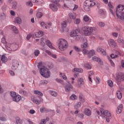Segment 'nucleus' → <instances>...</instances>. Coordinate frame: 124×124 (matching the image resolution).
<instances>
[{
    "mask_svg": "<svg viewBox=\"0 0 124 124\" xmlns=\"http://www.w3.org/2000/svg\"><path fill=\"white\" fill-rule=\"evenodd\" d=\"M37 67L40 69V73L43 77L45 78H49L50 77V71L46 67L42 66V63H39Z\"/></svg>",
    "mask_w": 124,
    "mask_h": 124,
    "instance_id": "obj_1",
    "label": "nucleus"
},
{
    "mask_svg": "<svg viewBox=\"0 0 124 124\" xmlns=\"http://www.w3.org/2000/svg\"><path fill=\"white\" fill-rule=\"evenodd\" d=\"M58 48L60 51H65L68 47L67 41L63 38H60L57 41Z\"/></svg>",
    "mask_w": 124,
    "mask_h": 124,
    "instance_id": "obj_2",
    "label": "nucleus"
},
{
    "mask_svg": "<svg viewBox=\"0 0 124 124\" xmlns=\"http://www.w3.org/2000/svg\"><path fill=\"white\" fill-rule=\"evenodd\" d=\"M115 12L117 18L124 21V5H118L116 8Z\"/></svg>",
    "mask_w": 124,
    "mask_h": 124,
    "instance_id": "obj_3",
    "label": "nucleus"
},
{
    "mask_svg": "<svg viewBox=\"0 0 124 124\" xmlns=\"http://www.w3.org/2000/svg\"><path fill=\"white\" fill-rule=\"evenodd\" d=\"M94 28L85 26L82 28V33L85 36H90L93 34Z\"/></svg>",
    "mask_w": 124,
    "mask_h": 124,
    "instance_id": "obj_4",
    "label": "nucleus"
},
{
    "mask_svg": "<svg viewBox=\"0 0 124 124\" xmlns=\"http://www.w3.org/2000/svg\"><path fill=\"white\" fill-rule=\"evenodd\" d=\"M95 5V2L93 0H86L84 3V9L85 11L89 12L91 10V7Z\"/></svg>",
    "mask_w": 124,
    "mask_h": 124,
    "instance_id": "obj_5",
    "label": "nucleus"
},
{
    "mask_svg": "<svg viewBox=\"0 0 124 124\" xmlns=\"http://www.w3.org/2000/svg\"><path fill=\"white\" fill-rule=\"evenodd\" d=\"M19 46L17 44H8L5 45V51H8L9 53L10 52H15L18 49Z\"/></svg>",
    "mask_w": 124,
    "mask_h": 124,
    "instance_id": "obj_6",
    "label": "nucleus"
},
{
    "mask_svg": "<svg viewBox=\"0 0 124 124\" xmlns=\"http://www.w3.org/2000/svg\"><path fill=\"white\" fill-rule=\"evenodd\" d=\"M85 84V80L84 78H80L78 79L77 86L79 89L82 88V86H84Z\"/></svg>",
    "mask_w": 124,
    "mask_h": 124,
    "instance_id": "obj_7",
    "label": "nucleus"
},
{
    "mask_svg": "<svg viewBox=\"0 0 124 124\" xmlns=\"http://www.w3.org/2000/svg\"><path fill=\"white\" fill-rule=\"evenodd\" d=\"M40 25L41 26V27H42V28H43V29H50V28L51 27V26H52V23H51L50 22H48V23H46L44 22H41L40 23Z\"/></svg>",
    "mask_w": 124,
    "mask_h": 124,
    "instance_id": "obj_8",
    "label": "nucleus"
},
{
    "mask_svg": "<svg viewBox=\"0 0 124 124\" xmlns=\"http://www.w3.org/2000/svg\"><path fill=\"white\" fill-rule=\"evenodd\" d=\"M100 112L102 116L103 117H107L108 118L111 117V113H110V112L107 110H104V109H102L100 110Z\"/></svg>",
    "mask_w": 124,
    "mask_h": 124,
    "instance_id": "obj_9",
    "label": "nucleus"
},
{
    "mask_svg": "<svg viewBox=\"0 0 124 124\" xmlns=\"http://www.w3.org/2000/svg\"><path fill=\"white\" fill-rule=\"evenodd\" d=\"M108 44L110 47H112V48H117V47H118L117 43L112 39H110L108 40Z\"/></svg>",
    "mask_w": 124,
    "mask_h": 124,
    "instance_id": "obj_10",
    "label": "nucleus"
},
{
    "mask_svg": "<svg viewBox=\"0 0 124 124\" xmlns=\"http://www.w3.org/2000/svg\"><path fill=\"white\" fill-rule=\"evenodd\" d=\"M98 14L102 19H104L106 18V16H107V14L106 13V11L103 10L102 9H100L98 11Z\"/></svg>",
    "mask_w": 124,
    "mask_h": 124,
    "instance_id": "obj_11",
    "label": "nucleus"
},
{
    "mask_svg": "<svg viewBox=\"0 0 124 124\" xmlns=\"http://www.w3.org/2000/svg\"><path fill=\"white\" fill-rule=\"evenodd\" d=\"M32 101L34 103H35V104H37L38 105H39L42 101H43V99L40 97H38L36 98H34L32 100Z\"/></svg>",
    "mask_w": 124,
    "mask_h": 124,
    "instance_id": "obj_12",
    "label": "nucleus"
},
{
    "mask_svg": "<svg viewBox=\"0 0 124 124\" xmlns=\"http://www.w3.org/2000/svg\"><path fill=\"white\" fill-rule=\"evenodd\" d=\"M78 34H79V30L78 29H76L70 32V36L71 37H76V36H78Z\"/></svg>",
    "mask_w": 124,
    "mask_h": 124,
    "instance_id": "obj_13",
    "label": "nucleus"
},
{
    "mask_svg": "<svg viewBox=\"0 0 124 124\" xmlns=\"http://www.w3.org/2000/svg\"><path fill=\"white\" fill-rule=\"evenodd\" d=\"M88 79L90 82L91 83H93V79L92 78L94 77V73H93V71H90L88 72Z\"/></svg>",
    "mask_w": 124,
    "mask_h": 124,
    "instance_id": "obj_14",
    "label": "nucleus"
},
{
    "mask_svg": "<svg viewBox=\"0 0 124 124\" xmlns=\"http://www.w3.org/2000/svg\"><path fill=\"white\" fill-rule=\"evenodd\" d=\"M64 88L65 92L67 93H69L71 89H73V86H72V85L69 83L68 84L65 86Z\"/></svg>",
    "mask_w": 124,
    "mask_h": 124,
    "instance_id": "obj_15",
    "label": "nucleus"
},
{
    "mask_svg": "<svg viewBox=\"0 0 124 124\" xmlns=\"http://www.w3.org/2000/svg\"><path fill=\"white\" fill-rule=\"evenodd\" d=\"M18 66H19V63H18L17 61H15L13 62L12 69H13V70H16V69L18 68Z\"/></svg>",
    "mask_w": 124,
    "mask_h": 124,
    "instance_id": "obj_16",
    "label": "nucleus"
},
{
    "mask_svg": "<svg viewBox=\"0 0 124 124\" xmlns=\"http://www.w3.org/2000/svg\"><path fill=\"white\" fill-rule=\"evenodd\" d=\"M97 52H98V53H100V52L102 53V55L103 56H106V52H105V50L104 49H102L101 47L98 46L96 49Z\"/></svg>",
    "mask_w": 124,
    "mask_h": 124,
    "instance_id": "obj_17",
    "label": "nucleus"
},
{
    "mask_svg": "<svg viewBox=\"0 0 124 124\" xmlns=\"http://www.w3.org/2000/svg\"><path fill=\"white\" fill-rule=\"evenodd\" d=\"M116 54H111L110 55V57L111 59H117V58H118V57H120L121 56V53L120 51H116Z\"/></svg>",
    "mask_w": 124,
    "mask_h": 124,
    "instance_id": "obj_18",
    "label": "nucleus"
},
{
    "mask_svg": "<svg viewBox=\"0 0 124 124\" xmlns=\"http://www.w3.org/2000/svg\"><path fill=\"white\" fill-rule=\"evenodd\" d=\"M123 108H124V106L123 104H120L117 107V110L116 111L118 114H121L122 113V111H123Z\"/></svg>",
    "mask_w": 124,
    "mask_h": 124,
    "instance_id": "obj_19",
    "label": "nucleus"
},
{
    "mask_svg": "<svg viewBox=\"0 0 124 124\" xmlns=\"http://www.w3.org/2000/svg\"><path fill=\"white\" fill-rule=\"evenodd\" d=\"M46 45L50 48V49H52L53 50H56V48L52 46V44L51 42L48 40H46Z\"/></svg>",
    "mask_w": 124,
    "mask_h": 124,
    "instance_id": "obj_20",
    "label": "nucleus"
},
{
    "mask_svg": "<svg viewBox=\"0 0 124 124\" xmlns=\"http://www.w3.org/2000/svg\"><path fill=\"white\" fill-rule=\"evenodd\" d=\"M116 79L117 81H124V75L119 74L117 76Z\"/></svg>",
    "mask_w": 124,
    "mask_h": 124,
    "instance_id": "obj_21",
    "label": "nucleus"
},
{
    "mask_svg": "<svg viewBox=\"0 0 124 124\" xmlns=\"http://www.w3.org/2000/svg\"><path fill=\"white\" fill-rule=\"evenodd\" d=\"M92 59L93 61H94L95 62H97L100 63L101 64H102L103 63V62H102V60L100 59V58H98L96 56L93 57L92 58Z\"/></svg>",
    "mask_w": 124,
    "mask_h": 124,
    "instance_id": "obj_22",
    "label": "nucleus"
},
{
    "mask_svg": "<svg viewBox=\"0 0 124 124\" xmlns=\"http://www.w3.org/2000/svg\"><path fill=\"white\" fill-rule=\"evenodd\" d=\"M83 67L87 68V69H92V65L89 63H83L82 64Z\"/></svg>",
    "mask_w": 124,
    "mask_h": 124,
    "instance_id": "obj_23",
    "label": "nucleus"
},
{
    "mask_svg": "<svg viewBox=\"0 0 124 124\" xmlns=\"http://www.w3.org/2000/svg\"><path fill=\"white\" fill-rule=\"evenodd\" d=\"M84 114L86 116H90L91 115H92V110L88 108H85L84 109Z\"/></svg>",
    "mask_w": 124,
    "mask_h": 124,
    "instance_id": "obj_24",
    "label": "nucleus"
},
{
    "mask_svg": "<svg viewBox=\"0 0 124 124\" xmlns=\"http://www.w3.org/2000/svg\"><path fill=\"white\" fill-rule=\"evenodd\" d=\"M21 96L20 95H16L14 99H13V101L15 102H19L21 100Z\"/></svg>",
    "mask_w": 124,
    "mask_h": 124,
    "instance_id": "obj_25",
    "label": "nucleus"
},
{
    "mask_svg": "<svg viewBox=\"0 0 124 124\" xmlns=\"http://www.w3.org/2000/svg\"><path fill=\"white\" fill-rule=\"evenodd\" d=\"M69 17L70 19H73V20H75V19H76V17H77V16L75 13H71L69 14Z\"/></svg>",
    "mask_w": 124,
    "mask_h": 124,
    "instance_id": "obj_26",
    "label": "nucleus"
},
{
    "mask_svg": "<svg viewBox=\"0 0 124 124\" xmlns=\"http://www.w3.org/2000/svg\"><path fill=\"white\" fill-rule=\"evenodd\" d=\"M72 71L73 72H79V73H82L84 70L82 68H75L73 69Z\"/></svg>",
    "mask_w": 124,
    "mask_h": 124,
    "instance_id": "obj_27",
    "label": "nucleus"
},
{
    "mask_svg": "<svg viewBox=\"0 0 124 124\" xmlns=\"http://www.w3.org/2000/svg\"><path fill=\"white\" fill-rule=\"evenodd\" d=\"M19 93H20V94H22V95H25V96H28V92L25 90H24V89L19 90Z\"/></svg>",
    "mask_w": 124,
    "mask_h": 124,
    "instance_id": "obj_28",
    "label": "nucleus"
},
{
    "mask_svg": "<svg viewBox=\"0 0 124 124\" xmlns=\"http://www.w3.org/2000/svg\"><path fill=\"white\" fill-rule=\"evenodd\" d=\"M35 35L36 37H41L43 35V32L42 31H38L37 32H35Z\"/></svg>",
    "mask_w": 124,
    "mask_h": 124,
    "instance_id": "obj_29",
    "label": "nucleus"
},
{
    "mask_svg": "<svg viewBox=\"0 0 124 124\" xmlns=\"http://www.w3.org/2000/svg\"><path fill=\"white\" fill-rule=\"evenodd\" d=\"M49 93H50V94H51V95H52V96H57L58 95V93H57V92L55 91H53V90H49L48 91Z\"/></svg>",
    "mask_w": 124,
    "mask_h": 124,
    "instance_id": "obj_30",
    "label": "nucleus"
},
{
    "mask_svg": "<svg viewBox=\"0 0 124 124\" xmlns=\"http://www.w3.org/2000/svg\"><path fill=\"white\" fill-rule=\"evenodd\" d=\"M108 6L109 7V12L112 15H114V12L112 10L114 8V6H112L111 3H108Z\"/></svg>",
    "mask_w": 124,
    "mask_h": 124,
    "instance_id": "obj_31",
    "label": "nucleus"
},
{
    "mask_svg": "<svg viewBox=\"0 0 124 124\" xmlns=\"http://www.w3.org/2000/svg\"><path fill=\"white\" fill-rule=\"evenodd\" d=\"M55 4H51L50 5V8L53 11H57L58 10V7Z\"/></svg>",
    "mask_w": 124,
    "mask_h": 124,
    "instance_id": "obj_32",
    "label": "nucleus"
},
{
    "mask_svg": "<svg viewBox=\"0 0 124 124\" xmlns=\"http://www.w3.org/2000/svg\"><path fill=\"white\" fill-rule=\"evenodd\" d=\"M117 41H118V43H119V44L122 46V47L124 48V39H123L122 38H118Z\"/></svg>",
    "mask_w": 124,
    "mask_h": 124,
    "instance_id": "obj_33",
    "label": "nucleus"
},
{
    "mask_svg": "<svg viewBox=\"0 0 124 124\" xmlns=\"http://www.w3.org/2000/svg\"><path fill=\"white\" fill-rule=\"evenodd\" d=\"M116 94L118 99H122V97H123V94H122V92H121V91H117L116 92Z\"/></svg>",
    "mask_w": 124,
    "mask_h": 124,
    "instance_id": "obj_34",
    "label": "nucleus"
},
{
    "mask_svg": "<svg viewBox=\"0 0 124 124\" xmlns=\"http://www.w3.org/2000/svg\"><path fill=\"white\" fill-rule=\"evenodd\" d=\"M107 84L110 88H113V87L114 86V84L113 83V81L111 80H108Z\"/></svg>",
    "mask_w": 124,
    "mask_h": 124,
    "instance_id": "obj_35",
    "label": "nucleus"
},
{
    "mask_svg": "<svg viewBox=\"0 0 124 124\" xmlns=\"http://www.w3.org/2000/svg\"><path fill=\"white\" fill-rule=\"evenodd\" d=\"M70 98L71 100H77V99H78V96L75 94H72L70 96Z\"/></svg>",
    "mask_w": 124,
    "mask_h": 124,
    "instance_id": "obj_36",
    "label": "nucleus"
},
{
    "mask_svg": "<svg viewBox=\"0 0 124 124\" xmlns=\"http://www.w3.org/2000/svg\"><path fill=\"white\" fill-rule=\"evenodd\" d=\"M81 106H82V104L81 103V102H78L75 104L74 107L75 109H78V108H80Z\"/></svg>",
    "mask_w": 124,
    "mask_h": 124,
    "instance_id": "obj_37",
    "label": "nucleus"
},
{
    "mask_svg": "<svg viewBox=\"0 0 124 124\" xmlns=\"http://www.w3.org/2000/svg\"><path fill=\"white\" fill-rule=\"evenodd\" d=\"M11 29L12 30H13V31H14L15 33H19V31H18V29H17V28H16V27L14 26H11Z\"/></svg>",
    "mask_w": 124,
    "mask_h": 124,
    "instance_id": "obj_38",
    "label": "nucleus"
},
{
    "mask_svg": "<svg viewBox=\"0 0 124 124\" xmlns=\"http://www.w3.org/2000/svg\"><path fill=\"white\" fill-rule=\"evenodd\" d=\"M89 47V44L87 43V42L84 43L82 45H81V47L82 49H86V48H88Z\"/></svg>",
    "mask_w": 124,
    "mask_h": 124,
    "instance_id": "obj_39",
    "label": "nucleus"
},
{
    "mask_svg": "<svg viewBox=\"0 0 124 124\" xmlns=\"http://www.w3.org/2000/svg\"><path fill=\"white\" fill-rule=\"evenodd\" d=\"M37 18H40L43 16V13L40 12H37L36 14Z\"/></svg>",
    "mask_w": 124,
    "mask_h": 124,
    "instance_id": "obj_40",
    "label": "nucleus"
},
{
    "mask_svg": "<svg viewBox=\"0 0 124 124\" xmlns=\"http://www.w3.org/2000/svg\"><path fill=\"white\" fill-rule=\"evenodd\" d=\"M95 51L93 49H92L90 51H89V58H91V57L93 56V55H95Z\"/></svg>",
    "mask_w": 124,
    "mask_h": 124,
    "instance_id": "obj_41",
    "label": "nucleus"
},
{
    "mask_svg": "<svg viewBox=\"0 0 124 124\" xmlns=\"http://www.w3.org/2000/svg\"><path fill=\"white\" fill-rule=\"evenodd\" d=\"M45 42H46V39L45 38H42L41 39V46H45Z\"/></svg>",
    "mask_w": 124,
    "mask_h": 124,
    "instance_id": "obj_42",
    "label": "nucleus"
},
{
    "mask_svg": "<svg viewBox=\"0 0 124 124\" xmlns=\"http://www.w3.org/2000/svg\"><path fill=\"white\" fill-rule=\"evenodd\" d=\"M26 5H27V6H30L31 7V6L33 5V4H32V1L30 0L29 1L26 2Z\"/></svg>",
    "mask_w": 124,
    "mask_h": 124,
    "instance_id": "obj_43",
    "label": "nucleus"
},
{
    "mask_svg": "<svg viewBox=\"0 0 124 124\" xmlns=\"http://www.w3.org/2000/svg\"><path fill=\"white\" fill-rule=\"evenodd\" d=\"M1 43H3V44H4L5 45H5H7V44H6V40H5V37H3L2 39H1ZM3 49H4V50H5V47L4 48V47H3V46H2Z\"/></svg>",
    "mask_w": 124,
    "mask_h": 124,
    "instance_id": "obj_44",
    "label": "nucleus"
},
{
    "mask_svg": "<svg viewBox=\"0 0 124 124\" xmlns=\"http://www.w3.org/2000/svg\"><path fill=\"white\" fill-rule=\"evenodd\" d=\"M34 94H38V95H41V96L43 95V93L41 92L38 90L34 91Z\"/></svg>",
    "mask_w": 124,
    "mask_h": 124,
    "instance_id": "obj_45",
    "label": "nucleus"
},
{
    "mask_svg": "<svg viewBox=\"0 0 124 124\" xmlns=\"http://www.w3.org/2000/svg\"><path fill=\"white\" fill-rule=\"evenodd\" d=\"M48 121H49V118L48 117H46V119L42 120L39 124H46V122H48Z\"/></svg>",
    "mask_w": 124,
    "mask_h": 124,
    "instance_id": "obj_46",
    "label": "nucleus"
},
{
    "mask_svg": "<svg viewBox=\"0 0 124 124\" xmlns=\"http://www.w3.org/2000/svg\"><path fill=\"white\" fill-rule=\"evenodd\" d=\"M83 21H84V22H89V21H90V16L85 15L83 16Z\"/></svg>",
    "mask_w": 124,
    "mask_h": 124,
    "instance_id": "obj_47",
    "label": "nucleus"
},
{
    "mask_svg": "<svg viewBox=\"0 0 124 124\" xmlns=\"http://www.w3.org/2000/svg\"><path fill=\"white\" fill-rule=\"evenodd\" d=\"M16 124H23V121L19 117L16 118Z\"/></svg>",
    "mask_w": 124,
    "mask_h": 124,
    "instance_id": "obj_48",
    "label": "nucleus"
},
{
    "mask_svg": "<svg viewBox=\"0 0 124 124\" xmlns=\"http://www.w3.org/2000/svg\"><path fill=\"white\" fill-rule=\"evenodd\" d=\"M1 61H2L3 62H7V58H6L5 55H2L1 57Z\"/></svg>",
    "mask_w": 124,
    "mask_h": 124,
    "instance_id": "obj_49",
    "label": "nucleus"
},
{
    "mask_svg": "<svg viewBox=\"0 0 124 124\" xmlns=\"http://www.w3.org/2000/svg\"><path fill=\"white\" fill-rule=\"evenodd\" d=\"M52 2H53L54 4H56L57 6H61L59 2H60V0H52Z\"/></svg>",
    "mask_w": 124,
    "mask_h": 124,
    "instance_id": "obj_50",
    "label": "nucleus"
},
{
    "mask_svg": "<svg viewBox=\"0 0 124 124\" xmlns=\"http://www.w3.org/2000/svg\"><path fill=\"white\" fill-rule=\"evenodd\" d=\"M97 24L98 26H99V27H101V28H104V27H105V23L103 22H98Z\"/></svg>",
    "mask_w": 124,
    "mask_h": 124,
    "instance_id": "obj_51",
    "label": "nucleus"
},
{
    "mask_svg": "<svg viewBox=\"0 0 124 124\" xmlns=\"http://www.w3.org/2000/svg\"><path fill=\"white\" fill-rule=\"evenodd\" d=\"M12 7L13 9H16V8H17V1H14L12 4Z\"/></svg>",
    "mask_w": 124,
    "mask_h": 124,
    "instance_id": "obj_52",
    "label": "nucleus"
},
{
    "mask_svg": "<svg viewBox=\"0 0 124 124\" xmlns=\"http://www.w3.org/2000/svg\"><path fill=\"white\" fill-rule=\"evenodd\" d=\"M61 25H62V28H66V27L67 26V21H63Z\"/></svg>",
    "mask_w": 124,
    "mask_h": 124,
    "instance_id": "obj_53",
    "label": "nucleus"
},
{
    "mask_svg": "<svg viewBox=\"0 0 124 124\" xmlns=\"http://www.w3.org/2000/svg\"><path fill=\"white\" fill-rule=\"evenodd\" d=\"M82 53H83V54L84 55H88V56L89 57V54L90 53V51L85 49V48L83 49L82 50Z\"/></svg>",
    "mask_w": 124,
    "mask_h": 124,
    "instance_id": "obj_54",
    "label": "nucleus"
},
{
    "mask_svg": "<svg viewBox=\"0 0 124 124\" xmlns=\"http://www.w3.org/2000/svg\"><path fill=\"white\" fill-rule=\"evenodd\" d=\"M78 98L80 100V101H81V102H85V98L83 97V95L82 94H80L78 96Z\"/></svg>",
    "mask_w": 124,
    "mask_h": 124,
    "instance_id": "obj_55",
    "label": "nucleus"
},
{
    "mask_svg": "<svg viewBox=\"0 0 124 124\" xmlns=\"http://www.w3.org/2000/svg\"><path fill=\"white\" fill-rule=\"evenodd\" d=\"M34 53L36 57H38V55L40 54V51L38 49H36L34 50Z\"/></svg>",
    "mask_w": 124,
    "mask_h": 124,
    "instance_id": "obj_56",
    "label": "nucleus"
},
{
    "mask_svg": "<svg viewBox=\"0 0 124 124\" xmlns=\"http://www.w3.org/2000/svg\"><path fill=\"white\" fill-rule=\"evenodd\" d=\"M48 84V81L47 80H41L40 82V86L41 85H46Z\"/></svg>",
    "mask_w": 124,
    "mask_h": 124,
    "instance_id": "obj_57",
    "label": "nucleus"
},
{
    "mask_svg": "<svg viewBox=\"0 0 124 124\" xmlns=\"http://www.w3.org/2000/svg\"><path fill=\"white\" fill-rule=\"evenodd\" d=\"M80 22L81 20L80 19V18H76V20L74 21V23L76 24V25H79Z\"/></svg>",
    "mask_w": 124,
    "mask_h": 124,
    "instance_id": "obj_58",
    "label": "nucleus"
},
{
    "mask_svg": "<svg viewBox=\"0 0 124 124\" xmlns=\"http://www.w3.org/2000/svg\"><path fill=\"white\" fill-rule=\"evenodd\" d=\"M16 23H17V24H21L22 20L21 19V18H20V17H17L16 18Z\"/></svg>",
    "mask_w": 124,
    "mask_h": 124,
    "instance_id": "obj_59",
    "label": "nucleus"
},
{
    "mask_svg": "<svg viewBox=\"0 0 124 124\" xmlns=\"http://www.w3.org/2000/svg\"><path fill=\"white\" fill-rule=\"evenodd\" d=\"M60 75L62 78L63 80H67V78L66 77V76H65V74L61 73Z\"/></svg>",
    "mask_w": 124,
    "mask_h": 124,
    "instance_id": "obj_60",
    "label": "nucleus"
},
{
    "mask_svg": "<svg viewBox=\"0 0 124 124\" xmlns=\"http://www.w3.org/2000/svg\"><path fill=\"white\" fill-rule=\"evenodd\" d=\"M108 59L111 65H112V66H115V63H114L113 61H112L111 59H110V57H109V56H108Z\"/></svg>",
    "mask_w": 124,
    "mask_h": 124,
    "instance_id": "obj_61",
    "label": "nucleus"
},
{
    "mask_svg": "<svg viewBox=\"0 0 124 124\" xmlns=\"http://www.w3.org/2000/svg\"><path fill=\"white\" fill-rule=\"evenodd\" d=\"M16 95H17L16 94V93L14 92H11V96H12V99H13Z\"/></svg>",
    "mask_w": 124,
    "mask_h": 124,
    "instance_id": "obj_62",
    "label": "nucleus"
},
{
    "mask_svg": "<svg viewBox=\"0 0 124 124\" xmlns=\"http://www.w3.org/2000/svg\"><path fill=\"white\" fill-rule=\"evenodd\" d=\"M46 111H47V110L45 108H41L40 109V111L41 112V113H44V112H46Z\"/></svg>",
    "mask_w": 124,
    "mask_h": 124,
    "instance_id": "obj_63",
    "label": "nucleus"
},
{
    "mask_svg": "<svg viewBox=\"0 0 124 124\" xmlns=\"http://www.w3.org/2000/svg\"><path fill=\"white\" fill-rule=\"evenodd\" d=\"M101 80L100 78L98 77H96V79H95V82L97 84H99V83H100L101 82Z\"/></svg>",
    "mask_w": 124,
    "mask_h": 124,
    "instance_id": "obj_64",
    "label": "nucleus"
}]
</instances>
